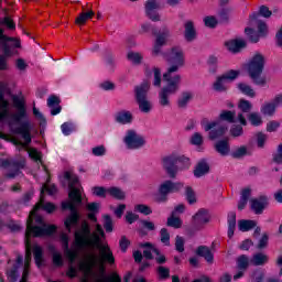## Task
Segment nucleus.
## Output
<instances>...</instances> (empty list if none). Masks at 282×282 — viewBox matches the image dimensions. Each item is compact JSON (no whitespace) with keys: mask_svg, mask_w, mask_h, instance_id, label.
<instances>
[{"mask_svg":"<svg viewBox=\"0 0 282 282\" xmlns=\"http://www.w3.org/2000/svg\"><path fill=\"white\" fill-rule=\"evenodd\" d=\"M94 265H96V257H93L90 262H80L78 268L80 272L89 274L94 271Z\"/></svg>","mask_w":282,"mask_h":282,"instance_id":"obj_48","label":"nucleus"},{"mask_svg":"<svg viewBox=\"0 0 282 282\" xmlns=\"http://www.w3.org/2000/svg\"><path fill=\"white\" fill-rule=\"evenodd\" d=\"M200 124L205 131H209V134H208L209 140H217V138H221L226 135V131H228V128L224 126H219V121L208 122V120L204 119ZM215 127H218V128L215 129Z\"/></svg>","mask_w":282,"mask_h":282,"instance_id":"obj_15","label":"nucleus"},{"mask_svg":"<svg viewBox=\"0 0 282 282\" xmlns=\"http://www.w3.org/2000/svg\"><path fill=\"white\" fill-rule=\"evenodd\" d=\"M184 39L187 43H193L197 40V29H195V22L192 20L184 23Z\"/></svg>","mask_w":282,"mask_h":282,"instance_id":"obj_22","label":"nucleus"},{"mask_svg":"<svg viewBox=\"0 0 282 282\" xmlns=\"http://www.w3.org/2000/svg\"><path fill=\"white\" fill-rule=\"evenodd\" d=\"M148 94L149 83L143 82L141 85L134 87V98L142 113H150L152 109L151 101L147 99Z\"/></svg>","mask_w":282,"mask_h":282,"instance_id":"obj_10","label":"nucleus"},{"mask_svg":"<svg viewBox=\"0 0 282 282\" xmlns=\"http://www.w3.org/2000/svg\"><path fill=\"white\" fill-rule=\"evenodd\" d=\"M104 228L106 232H113V219L110 215H104Z\"/></svg>","mask_w":282,"mask_h":282,"instance_id":"obj_62","label":"nucleus"},{"mask_svg":"<svg viewBox=\"0 0 282 282\" xmlns=\"http://www.w3.org/2000/svg\"><path fill=\"white\" fill-rule=\"evenodd\" d=\"M45 210L46 213H48V215H52V213H54V210H56V205H54V203H36L33 207L34 213H39V210Z\"/></svg>","mask_w":282,"mask_h":282,"instance_id":"obj_42","label":"nucleus"},{"mask_svg":"<svg viewBox=\"0 0 282 282\" xmlns=\"http://www.w3.org/2000/svg\"><path fill=\"white\" fill-rule=\"evenodd\" d=\"M259 17L270 19L272 17V11H270V8L261 6L259 12H253L249 15L250 25H253L254 21H259Z\"/></svg>","mask_w":282,"mask_h":282,"instance_id":"obj_29","label":"nucleus"},{"mask_svg":"<svg viewBox=\"0 0 282 282\" xmlns=\"http://www.w3.org/2000/svg\"><path fill=\"white\" fill-rule=\"evenodd\" d=\"M96 232L90 234V241L88 246L90 248H96L97 250H101L105 245H102V239H107V234H105V229H102V225L97 224L95 226Z\"/></svg>","mask_w":282,"mask_h":282,"instance_id":"obj_17","label":"nucleus"},{"mask_svg":"<svg viewBox=\"0 0 282 282\" xmlns=\"http://www.w3.org/2000/svg\"><path fill=\"white\" fill-rule=\"evenodd\" d=\"M115 122L117 124H131L133 122V113L129 110H120L115 113Z\"/></svg>","mask_w":282,"mask_h":282,"instance_id":"obj_27","label":"nucleus"},{"mask_svg":"<svg viewBox=\"0 0 282 282\" xmlns=\"http://www.w3.org/2000/svg\"><path fill=\"white\" fill-rule=\"evenodd\" d=\"M274 164H282V143L278 145V152L272 155Z\"/></svg>","mask_w":282,"mask_h":282,"instance_id":"obj_64","label":"nucleus"},{"mask_svg":"<svg viewBox=\"0 0 282 282\" xmlns=\"http://www.w3.org/2000/svg\"><path fill=\"white\" fill-rule=\"evenodd\" d=\"M10 107V104L3 96V94H0V122H4V120H8V116H10V110L8 109Z\"/></svg>","mask_w":282,"mask_h":282,"instance_id":"obj_34","label":"nucleus"},{"mask_svg":"<svg viewBox=\"0 0 282 282\" xmlns=\"http://www.w3.org/2000/svg\"><path fill=\"white\" fill-rule=\"evenodd\" d=\"M35 223H37L40 226H32L28 225L26 231H25V241H30L32 237L39 238V237H52L53 235H56V230H58V227L56 225H48L45 224V220H43V217L37 216L35 218Z\"/></svg>","mask_w":282,"mask_h":282,"instance_id":"obj_4","label":"nucleus"},{"mask_svg":"<svg viewBox=\"0 0 282 282\" xmlns=\"http://www.w3.org/2000/svg\"><path fill=\"white\" fill-rule=\"evenodd\" d=\"M210 173V165L208 164V160L200 159L194 169V177H204Z\"/></svg>","mask_w":282,"mask_h":282,"instance_id":"obj_24","label":"nucleus"},{"mask_svg":"<svg viewBox=\"0 0 282 282\" xmlns=\"http://www.w3.org/2000/svg\"><path fill=\"white\" fill-rule=\"evenodd\" d=\"M231 138H241L243 135V126L234 124L229 130Z\"/></svg>","mask_w":282,"mask_h":282,"instance_id":"obj_60","label":"nucleus"},{"mask_svg":"<svg viewBox=\"0 0 282 282\" xmlns=\"http://www.w3.org/2000/svg\"><path fill=\"white\" fill-rule=\"evenodd\" d=\"M238 109L241 113H250L252 111V102L248 99H240L238 101Z\"/></svg>","mask_w":282,"mask_h":282,"instance_id":"obj_51","label":"nucleus"},{"mask_svg":"<svg viewBox=\"0 0 282 282\" xmlns=\"http://www.w3.org/2000/svg\"><path fill=\"white\" fill-rule=\"evenodd\" d=\"M247 118L252 127H261V124H263V118H261L259 112H251Z\"/></svg>","mask_w":282,"mask_h":282,"instance_id":"obj_47","label":"nucleus"},{"mask_svg":"<svg viewBox=\"0 0 282 282\" xmlns=\"http://www.w3.org/2000/svg\"><path fill=\"white\" fill-rule=\"evenodd\" d=\"M33 257H34L36 268H43V265L45 264L43 247H41L39 245H34L33 246Z\"/></svg>","mask_w":282,"mask_h":282,"instance_id":"obj_33","label":"nucleus"},{"mask_svg":"<svg viewBox=\"0 0 282 282\" xmlns=\"http://www.w3.org/2000/svg\"><path fill=\"white\" fill-rule=\"evenodd\" d=\"M166 226L170 228H182V218L175 217V215L171 214V216L167 218Z\"/></svg>","mask_w":282,"mask_h":282,"instance_id":"obj_55","label":"nucleus"},{"mask_svg":"<svg viewBox=\"0 0 282 282\" xmlns=\"http://www.w3.org/2000/svg\"><path fill=\"white\" fill-rule=\"evenodd\" d=\"M127 59L131 62L132 65H142V61H144V55L140 52L130 51L127 54Z\"/></svg>","mask_w":282,"mask_h":282,"instance_id":"obj_41","label":"nucleus"},{"mask_svg":"<svg viewBox=\"0 0 282 282\" xmlns=\"http://www.w3.org/2000/svg\"><path fill=\"white\" fill-rule=\"evenodd\" d=\"M246 155H248V147L246 145H241L231 152V158H234V160H241V158H246Z\"/></svg>","mask_w":282,"mask_h":282,"instance_id":"obj_54","label":"nucleus"},{"mask_svg":"<svg viewBox=\"0 0 282 282\" xmlns=\"http://www.w3.org/2000/svg\"><path fill=\"white\" fill-rule=\"evenodd\" d=\"M250 204L251 210L254 213V215H263V210L268 208L270 203L267 195H260L258 198H252Z\"/></svg>","mask_w":282,"mask_h":282,"instance_id":"obj_19","label":"nucleus"},{"mask_svg":"<svg viewBox=\"0 0 282 282\" xmlns=\"http://www.w3.org/2000/svg\"><path fill=\"white\" fill-rule=\"evenodd\" d=\"M32 197H34V192L24 193L22 197L18 199L19 206H30V202H32Z\"/></svg>","mask_w":282,"mask_h":282,"instance_id":"obj_57","label":"nucleus"},{"mask_svg":"<svg viewBox=\"0 0 282 282\" xmlns=\"http://www.w3.org/2000/svg\"><path fill=\"white\" fill-rule=\"evenodd\" d=\"M0 166H2V169H10V172L7 173L6 177L8 180H14V177H19V175L23 174L21 170L25 169V160L14 161L0 159Z\"/></svg>","mask_w":282,"mask_h":282,"instance_id":"obj_12","label":"nucleus"},{"mask_svg":"<svg viewBox=\"0 0 282 282\" xmlns=\"http://www.w3.org/2000/svg\"><path fill=\"white\" fill-rule=\"evenodd\" d=\"M237 111L235 110H221L218 120L220 122H228V124H237Z\"/></svg>","mask_w":282,"mask_h":282,"instance_id":"obj_31","label":"nucleus"},{"mask_svg":"<svg viewBox=\"0 0 282 282\" xmlns=\"http://www.w3.org/2000/svg\"><path fill=\"white\" fill-rule=\"evenodd\" d=\"M196 257H202L208 263H215V253L210 250V247L200 245L195 250Z\"/></svg>","mask_w":282,"mask_h":282,"instance_id":"obj_23","label":"nucleus"},{"mask_svg":"<svg viewBox=\"0 0 282 282\" xmlns=\"http://www.w3.org/2000/svg\"><path fill=\"white\" fill-rule=\"evenodd\" d=\"M63 135H72L76 131V124L73 122H64L61 126Z\"/></svg>","mask_w":282,"mask_h":282,"instance_id":"obj_56","label":"nucleus"},{"mask_svg":"<svg viewBox=\"0 0 282 282\" xmlns=\"http://www.w3.org/2000/svg\"><path fill=\"white\" fill-rule=\"evenodd\" d=\"M215 151L221 155V158H226L230 155V142L228 139L218 140L214 145Z\"/></svg>","mask_w":282,"mask_h":282,"instance_id":"obj_30","label":"nucleus"},{"mask_svg":"<svg viewBox=\"0 0 282 282\" xmlns=\"http://www.w3.org/2000/svg\"><path fill=\"white\" fill-rule=\"evenodd\" d=\"M239 70L230 69L227 70L225 74L218 76L213 85L214 91H218L219 94H226V91H228V87L226 86V84L237 80V78H239Z\"/></svg>","mask_w":282,"mask_h":282,"instance_id":"obj_11","label":"nucleus"},{"mask_svg":"<svg viewBox=\"0 0 282 282\" xmlns=\"http://www.w3.org/2000/svg\"><path fill=\"white\" fill-rule=\"evenodd\" d=\"M156 272L160 281H166V279H171V269L164 265H159Z\"/></svg>","mask_w":282,"mask_h":282,"instance_id":"obj_52","label":"nucleus"},{"mask_svg":"<svg viewBox=\"0 0 282 282\" xmlns=\"http://www.w3.org/2000/svg\"><path fill=\"white\" fill-rule=\"evenodd\" d=\"M159 8L160 4H158L156 0H148L145 2V14L151 21H160V14L158 13Z\"/></svg>","mask_w":282,"mask_h":282,"instance_id":"obj_21","label":"nucleus"},{"mask_svg":"<svg viewBox=\"0 0 282 282\" xmlns=\"http://www.w3.org/2000/svg\"><path fill=\"white\" fill-rule=\"evenodd\" d=\"M253 228H257V220H252V219L238 220V229L240 230V232H250V230H253Z\"/></svg>","mask_w":282,"mask_h":282,"instance_id":"obj_36","label":"nucleus"},{"mask_svg":"<svg viewBox=\"0 0 282 282\" xmlns=\"http://www.w3.org/2000/svg\"><path fill=\"white\" fill-rule=\"evenodd\" d=\"M108 193L111 197H113L115 199H118L119 202H122V199H124V197H127L124 192L122 189H120L119 187H109Z\"/></svg>","mask_w":282,"mask_h":282,"instance_id":"obj_50","label":"nucleus"},{"mask_svg":"<svg viewBox=\"0 0 282 282\" xmlns=\"http://www.w3.org/2000/svg\"><path fill=\"white\" fill-rule=\"evenodd\" d=\"M250 267V259L246 254H241L237 258L238 270L246 271Z\"/></svg>","mask_w":282,"mask_h":282,"instance_id":"obj_49","label":"nucleus"},{"mask_svg":"<svg viewBox=\"0 0 282 282\" xmlns=\"http://www.w3.org/2000/svg\"><path fill=\"white\" fill-rule=\"evenodd\" d=\"M184 188V184L180 182H173L166 180L159 185L158 194L155 196L156 204H166L169 202V195L173 193H180Z\"/></svg>","mask_w":282,"mask_h":282,"instance_id":"obj_8","label":"nucleus"},{"mask_svg":"<svg viewBox=\"0 0 282 282\" xmlns=\"http://www.w3.org/2000/svg\"><path fill=\"white\" fill-rule=\"evenodd\" d=\"M123 142L126 147L131 150L142 149V147L147 144L144 137H142V134H138V132L133 129L127 130Z\"/></svg>","mask_w":282,"mask_h":282,"instance_id":"obj_14","label":"nucleus"},{"mask_svg":"<svg viewBox=\"0 0 282 282\" xmlns=\"http://www.w3.org/2000/svg\"><path fill=\"white\" fill-rule=\"evenodd\" d=\"M265 69V56L261 53H256L247 63V74L257 87H265L268 80L262 76Z\"/></svg>","mask_w":282,"mask_h":282,"instance_id":"obj_3","label":"nucleus"},{"mask_svg":"<svg viewBox=\"0 0 282 282\" xmlns=\"http://www.w3.org/2000/svg\"><path fill=\"white\" fill-rule=\"evenodd\" d=\"M96 13L94 11H88V12H82L76 18L75 23L77 25H85L89 19H94V15Z\"/></svg>","mask_w":282,"mask_h":282,"instance_id":"obj_45","label":"nucleus"},{"mask_svg":"<svg viewBox=\"0 0 282 282\" xmlns=\"http://www.w3.org/2000/svg\"><path fill=\"white\" fill-rule=\"evenodd\" d=\"M86 210H88L87 214V219H89V221H93V224H98V213H100V203H88L86 205Z\"/></svg>","mask_w":282,"mask_h":282,"instance_id":"obj_28","label":"nucleus"},{"mask_svg":"<svg viewBox=\"0 0 282 282\" xmlns=\"http://www.w3.org/2000/svg\"><path fill=\"white\" fill-rule=\"evenodd\" d=\"M104 282H122V276L116 271L109 275L104 276Z\"/></svg>","mask_w":282,"mask_h":282,"instance_id":"obj_63","label":"nucleus"},{"mask_svg":"<svg viewBox=\"0 0 282 282\" xmlns=\"http://www.w3.org/2000/svg\"><path fill=\"white\" fill-rule=\"evenodd\" d=\"M210 212L206 208H200L197 210L196 215L192 216V229L188 232H197L206 226V224H210Z\"/></svg>","mask_w":282,"mask_h":282,"instance_id":"obj_13","label":"nucleus"},{"mask_svg":"<svg viewBox=\"0 0 282 282\" xmlns=\"http://www.w3.org/2000/svg\"><path fill=\"white\" fill-rule=\"evenodd\" d=\"M191 100H193V94L191 91H183L181 97L177 100L178 109H186Z\"/></svg>","mask_w":282,"mask_h":282,"instance_id":"obj_39","label":"nucleus"},{"mask_svg":"<svg viewBox=\"0 0 282 282\" xmlns=\"http://www.w3.org/2000/svg\"><path fill=\"white\" fill-rule=\"evenodd\" d=\"M184 162H188V158L184 155L170 154L162 159V166L166 175L171 180H175L177 177V173L182 171L181 164H184Z\"/></svg>","mask_w":282,"mask_h":282,"instance_id":"obj_7","label":"nucleus"},{"mask_svg":"<svg viewBox=\"0 0 282 282\" xmlns=\"http://www.w3.org/2000/svg\"><path fill=\"white\" fill-rule=\"evenodd\" d=\"M237 89L242 94V96H247V98H256L257 91H254V88L252 86L246 84V83H238Z\"/></svg>","mask_w":282,"mask_h":282,"instance_id":"obj_35","label":"nucleus"},{"mask_svg":"<svg viewBox=\"0 0 282 282\" xmlns=\"http://www.w3.org/2000/svg\"><path fill=\"white\" fill-rule=\"evenodd\" d=\"M185 197L188 204L193 205L197 203V197L195 196V191H193V187L187 186L185 188Z\"/></svg>","mask_w":282,"mask_h":282,"instance_id":"obj_59","label":"nucleus"},{"mask_svg":"<svg viewBox=\"0 0 282 282\" xmlns=\"http://www.w3.org/2000/svg\"><path fill=\"white\" fill-rule=\"evenodd\" d=\"M59 240L66 259H68L69 263H75L76 259H78V250L69 249V236L67 234H61Z\"/></svg>","mask_w":282,"mask_h":282,"instance_id":"obj_18","label":"nucleus"},{"mask_svg":"<svg viewBox=\"0 0 282 282\" xmlns=\"http://www.w3.org/2000/svg\"><path fill=\"white\" fill-rule=\"evenodd\" d=\"M100 252V259L102 263H108V265H113L116 263V257H113V251H111V248L109 245H105L99 249Z\"/></svg>","mask_w":282,"mask_h":282,"instance_id":"obj_25","label":"nucleus"},{"mask_svg":"<svg viewBox=\"0 0 282 282\" xmlns=\"http://www.w3.org/2000/svg\"><path fill=\"white\" fill-rule=\"evenodd\" d=\"M11 100L17 112L11 116L12 122L18 124L12 132L15 135H22L25 144H32V121H30V115H28V107L25 106V98L18 95H12Z\"/></svg>","mask_w":282,"mask_h":282,"instance_id":"obj_2","label":"nucleus"},{"mask_svg":"<svg viewBox=\"0 0 282 282\" xmlns=\"http://www.w3.org/2000/svg\"><path fill=\"white\" fill-rule=\"evenodd\" d=\"M167 83L159 91V105L161 107H171V96L177 94L180 89V83L182 80V75H174L173 78L163 79Z\"/></svg>","mask_w":282,"mask_h":282,"instance_id":"obj_6","label":"nucleus"},{"mask_svg":"<svg viewBox=\"0 0 282 282\" xmlns=\"http://www.w3.org/2000/svg\"><path fill=\"white\" fill-rule=\"evenodd\" d=\"M48 250L50 252H52L53 265H55L56 268H63V254L56 251V247H54L53 245L48 247Z\"/></svg>","mask_w":282,"mask_h":282,"instance_id":"obj_37","label":"nucleus"},{"mask_svg":"<svg viewBox=\"0 0 282 282\" xmlns=\"http://www.w3.org/2000/svg\"><path fill=\"white\" fill-rule=\"evenodd\" d=\"M64 180L68 182V199L66 202H62V210H69L68 217L64 220V226L68 232H72V226H78L80 221V213L76 206H80L83 204V193L80 188L76 187L80 184V178L78 175L66 171L64 173Z\"/></svg>","mask_w":282,"mask_h":282,"instance_id":"obj_1","label":"nucleus"},{"mask_svg":"<svg viewBox=\"0 0 282 282\" xmlns=\"http://www.w3.org/2000/svg\"><path fill=\"white\" fill-rule=\"evenodd\" d=\"M3 28L0 26V41L2 46L3 56L6 58H9V56H12V50L10 48V45L8 43H13V47H21V41L17 40L15 37H10L4 34Z\"/></svg>","mask_w":282,"mask_h":282,"instance_id":"obj_16","label":"nucleus"},{"mask_svg":"<svg viewBox=\"0 0 282 282\" xmlns=\"http://www.w3.org/2000/svg\"><path fill=\"white\" fill-rule=\"evenodd\" d=\"M31 260H32V253L30 251H26L24 268H23L22 278L20 282H28V279H30V261Z\"/></svg>","mask_w":282,"mask_h":282,"instance_id":"obj_38","label":"nucleus"},{"mask_svg":"<svg viewBox=\"0 0 282 282\" xmlns=\"http://www.w3.org/2000/svg\"><path fill=\"white\" fill-rule=\"evenodd\" d=\"M251 282H263L265 281V270L258 268L251 271L250 273Z\"/></svg>","mask_w":282,"mask_h":282,"instance_id":"obj_43","label":"nucleus"},{"mask_svg":"<svg viewBox=\"0 0 282 282\" xmlns=\"http://www.w3.org/2000/svg\"><path fill=\"white\" fill-rule=\"evenodd\" d=\"M260 113H262V116H268L269 118H272V116L276 113V108L272 102H264L260 107Z\"/></svg>","mask_w":282,"mask_h":282,"instance_id":"obj_44","label":"nucleus"},{"mask_svg":"<svg viewBox=\"0 0 282 282\" xmlns=\"http://www.w3.org/2000/svg\"><path fill=\"white\" fill-rule=\"evenodd\" d=\"M134 210L137 213H141V215H152L153 214V209H151V207H149V205H144V204H138L134 206Z\"/></svg>","mask_w":282,"mask_h":282,"instance_id":"obj_61","label":"nucleus"},{"mask_svg":"<svg viewBox=\"0 0 282 282\" xmlns=\"http://www.w3.org/2000/svg\"><path fill=\"white\" fill-rule=\"evenodd\" d=\"M74 246L75 250H85L89 247V241L91 239V226L87 221H83L80 228H78L74 234Z\"/></svg>","mask_w":282,"mask_h":282,"instance_id":"obj_9","label":"nucleus"},{"mask_svg":"<svg viewBox=\"0 0 282 282\" xmlns=\"http://www.w3.org/2000/svg\"><path fill=\"white\" fill-rule=\"evenodd\" d=\"M227 237L228 239H232L235 237V230H237V213L229 212L227 214Z\"/></svg>","mask_w":282,"mask_h":282,"instance_id":"obj_26","label":"nucleus"},{"mask_svg":"<svg viewBox=\"0 0 282 282\" xmlns=\"http://www.w3.org/2000/svg\"><path fill=\"white\" fill-rule=\"evenodd\" d=\"M269 261H270V257H268V254L263 252H257L256 254H253L251 259V263L257 267L265 265V263H268Z\"/></svg>","mask_w":282,"mask_h":282,"instance_id":"obj_40","label":"nucleus"},{"mask_svg":"<svg viewBox=\"0 0 282 282\" xmlns=\"http://www.w3.org/2000/svg\"><path fill=\"white\" fill-rule=\"evenodd\" d=\"M153 36H156V44L164 46L166 45V39L171 36V31H169L166 28H163L160 31H158V29H153Z\"/></svg>","mask_w":282,"mask_h":282,"instance_id":"obj_32","label":"nucleus"},{"mask_svg":"<svg viewBox=\"0 0 282 282\" xmlns=\"http://www.w3.org/2000/svg\"><path fill=\"white\" fill-rule=\"evenodd\" d=\"M254 23L258 26V34L261 36H267L268 35V24H265V22H263L261 20H253V24H251V25H254Z\"/></svg>","mask_w":282,"mask_h":282,"instance_id":"obj_58","label":"nucleus"},{"mask_svg":"<svg viewBox=\"0 0 282 282\" xmlns=\"http://www.w3.org/2000/svg\"><path fill=\"white\" fill-rule=\"evenodd\" d=\"M29 158H31V160H33V162H36L37 164H43V153L36 150V148H32L29 151Z\"/></svg>","mask_w":282,"mask_h":282,"instance_id":"obj_53","label":"nucleus"},{"mask_svg":"<svg viewBox=\"0 0 282 282\" xmlns=\"http://www.w3.org/2000/svg\"><path fill=\"white\" fill-rule=\"evenodd\" d=\"M167 63L170 67L163 74V80H169V78H173L172 74L180 72L182 67H184L186 61L184 58V51L180 48V46H174L167 54Z\"/></svg>","mask_w":282,"mask_h":282,"instance_id":"obj_5","label":"nucleus"},{"mask_svg":"<svg viewBox=\"0 0 282 282\" xmlns=\"http://www.w3.org/2000/svg\"><path fill=\"white\" fill-rule=\"evenodd\" d=\"M245 34L247 39H249L250 43H259V41H261V35L252 28H246Z\"/></svg>","mask_w":282,"mask_h":282,"instance_id":"obj_46","label":"nucleus"},{"mask_svg":"<svg viewBox=\"0 0 282 282\" xmlns=\"http://www.w3.org/2000/svg\"><path fill=\"white\" fill-rule=\"evenodd\" d=\"M225 45L231 54H239L241 50H246L248 47V43L243 39L229 40Z\"/></svg>","mask_w":282,"mask_h":282,"instance_id":"obj_20","label":"nucleus"}]
</instances>
